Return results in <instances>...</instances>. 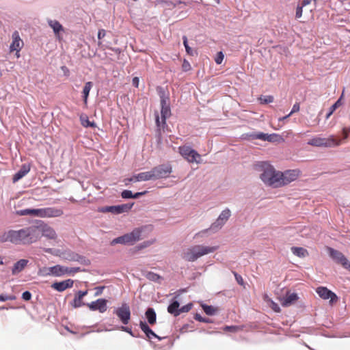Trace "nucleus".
Wrapping results in <instances>:
<instances>
[{"label": "nucleus", "mask_w": 350, "mask_h": 350, "mask_svg": "<svg viewBox=\"0 0 350 350\" xmlns=\"http://www.w3.org/2000/svg\"><path fill=\"white\" fill-rule=\"evenodd\" d=\"M260 174L259 178L266 185L274 188L282 187L296 180L300 175L299 170H287L280 171L268 162H261L259 164Z\"/></svg>", "instance_id": "1"}, {"label": "nucleus", "mask_w": 350, "mask_h": 350, "mask_svg": "<svg viewBox=\"0 0 350 350\" xmlns=\"http://www.w3.org/2000/svg\"><path fill=\"white\" fill-rule=\"evenodd\" d=\"M40 236V230L36 226H29L19 230H10L5 232L2 241H9L15 245H29L36 242Z\"/></svg>", "instance_id": "2"}, {"label": "nucleus", "mask_w": 350, "mask_h": 350, "mask_svg": "<svg viewBox=\"0 0 350 350\" xmlns=\"http://www.w3.org/2000/svg\"><path fill=\"white\" fill-rule=\"evenodd\" d=\"M157 241L154 226L145 225L135 228L133 231V250L138 251L154 244Z\"/></svg>", "instance_id": "3"}, {"label": "nucleus", "mask_w": 350, "mask_h": 350, "mask_svg": "<svg viewBox=\"0 0 350 350\" xmlns=\"http://www.w3.org/2000/svg\"><path fill=\"white\" fill-rule=\"evenodd\" d=\"M172 172L170 165H161L150 171L140 172L133 176V182L146 181L149 180L167 178Z\"/></svg>", "instance_id": "4"}, {"label": "nucleus", "mask_w": 350, "mask_h": 350, "mask_svg": "<svg viewBox=\"0 0 350 350\" xmlns=\"http://www.w3.org/2000/svg\"><path fill=\"white\" fill-rule=\"evenodd\" d=\"M218 249V245H196L185 250L182 258L187 261L194 262L203 256L215 252Z\"/></svg>", "instance_id": "5"}, {"label": "nucleus", "mask_w": 350, "mask_h": 350, "mask_svg": "<svg viewBox=\"0 0 350 350\" xmlns=\"http://www.w3.org/2000/svg\"><path fill=\"white\" fill-rule=\"evenodd\" d=\"M317 0H303L297 6L295 17L297 19H303L304 21L312 18V12L317 6Z\"/></svg>", "instance_id": "6"}, {"label": "nucleus", "mask_w": 350, "mask_h": 350, "mask_svg": "<svg viewBox=\"0 0 350 350\" xmlns=\"http://www.w3.org/2000/svg\"><path fill=\"white\" fill-rule=\"evenodd\" d=\"M80 271L79 267H67L59 265L44 268L43 271L46 275H53L56 277H60L66 274L71 275L75 274Z\"/></svg>", "instance_id": "7"}, {"label": "nucleus", "mask_w": 350, "mask_h": 350, "mask_svg": "<svg viewBox=\"0 0 350 350\" xmlns=\"http://www.w3.org/2000/svg\"><path fill=\"white\" fill-rule=\"evenodd\" d=\"M178 152L189 163L198 164L202 162L200 154L189 146H180Z\"/></svg>", "instance_id": "8"}, {"label": "nucleus", "mask_w": 350, "mask_h": 350, "mask_svg": "<svg viewBox=\"0 0 350 350\" xmlns=\"http://www.w3.org/2000/svg\"><path fill=\"white\" fill-rule=\"evenodd\" d=\"M340 140L336 139L333 136L327 137H314L310 139L308 142L309 145L316 147H335L340 144Z\"/></svg>", "instance_id": "9"}, {"label": "nucleus", "mask_w": 350, "mask_h": 350, "mask_svg": "<svg viewBox=\"0 0 350 350\" xmlns=\"http://www.w3.org/2000/svg\"><path fill=\"white\" fill-rule=\"evenodd\" d=\"M161 118L155 115V120L158 127L163 128L165 124V120L170 115V109L167 97H162L161 100Z\"/></svg>", "instance_id": "10"}, {"label": "nucleus", "mask_w": 350, "mask_h": 350, "mask_svg": "<svg viewBox=\"0 0 350 350\" xmlns=\"http://www.w3.org/2000/svg\"><path fill=\"white\" fill-rule=\"evenodd\" d=\"M64 211L57 207H45L38 208V217L41 218L59 217L62 216Z\"/></svg>", "instance_id": "11"}, {"label": "nucleus", "mask_w": 350, "mask_h": 350, "mask_svg": "<svg viewBox=\"0 0 350 350\" xmlns=\"http://www.w3.org/2000/svg\"><path fill=\"white\" fill-rule=\"evenodd\" d=\"M131 208V204H123L116 206H104L100 209V211L102 213H111L114 215H118L124 213H128Z\"/></svg>", "instance_id": "12"}, {"label": "nucleus", "mask_w": 350, "mask_h": 350, "mask_svg": "<svg viewBox=\"0 0 350 350\" xmlns=\"http://www.w3.org/2000/svg\"><path fill=\"white\" fill-rule=\"evenodd\" d=\"M231 215V211L226 208L223 210L219 215L217 219L211 225V228L213 230H219L227 222Z\"/></svg>", "instance_id": "13"}, {"label": "nucleus", "mask_w": 350, "mask_h": 350, "mask_svg": "<svg viewBox=\"0 0 350 350\" xmlns=\"http://www.w3.org/2000/svg\"><path fill=\"white\" fill-rule=\"evenodd\" d=\"M316 292L321 298L329 300L330 304H334L338 301L337 295L326 287H318L316 289Z\"/></svg>", "instance_id": "14"}, {"label": "nucleus", "mask_w": 350, "mask_h": 350, "mask_svg": "<svg viewBox=\"0 0 350 350\" xmlns=\"http://www.w3.org/2000/svg\"><path fill=\"white\" fill-rule=\"evenodd\" d=\"M330 256L338 263L340 264L345 269L350 272V262L340 252L333 249L329 250Z\"/></svg>", "instance_id": "15"}, {"label": "nucleus", "mask_w": 350, "mask_h": 350, "mask_svg": "<svg viewBox=\"0 0 350 350\" xmlns=\"http://www.w3.org/2000/svg\"><path fill=\"white\" fill-rule=\"evenodd\" d=\"M107 301L106 299H98L95 301L87 304L86 306L90 308V310H98L100 312L103 313L107 309Z\"/></svg>", "instance_id": "16"}, {"label": "nucleus", "mask_w": 350, "mask_h": 350, "mask_svg": "<svg viewBox=\"0 0 350 350\" xmlns=\"http://www.w3.org/2000/svg\"><path fill=\"white\" fill-rule=\"evenodd\" d=\"M12 42L10 44V51L20 52L22 49L24 43L22 39H21L19 33L17 31H15L12 35Z\"/></svg>", "instance_id": "17"}, {"label": "nucleus", "mask_w": 350, "mask_h": 350, "mask_svg": "<svg viewBox=\"0 0 350 350\" xmlns=\"http://www.w3.org/2000/svg\"><path fill=\"white\" fill-rule=\"evenodd\" d=\"M299 299L298 295L293 292H288L280 299L283 306H289L295 303Z\"/></svg>", "instance_id": "18"}, {"label": "nucleus", "mask_w": 350, "mask_h": 350, "mask_svg": "<svg viewBox=\"0 0 350 350\" xmlns=\"http://www.w3.org/2000/svg\"><path fill=\"white\" fill-rule=\"evenodd\" d=\"M116 313L123 323H128L130 318V310L128 306L123 305L116 310Z\"/></svg>", "instance_id": "19"}, {"label": "nucleus", "mask_w": 350, "mask_h": 350, "mask_svg": "<svg viewBox=\"0 0 350 350\" xmlns=\"http://www.w3.org/2000/svg\"><path fill=\"white\" fill-rule=\"evenodd\" d=\"M74 281L71 279H68L62 282H55L51 285V287L59 291L62 292L67 288L72 287Z\"/></svg>", "instance_id": "20"}, {"label": "nucleus", "mask_w": 350, "mask_h": 350, "mask_svg": "<svg viewBox=\"0 0 350 350\" xmlns=\"http://www.w3.org/2000/svg\"><path fill=\"white\" fill-rule=\"evenodd\" d=\"M88 294V291H78L75 296V298L72 301V302L71 303V305L75 308H79V307H81L83 306H86L87 304H85L83 302V298Z\"/></svg>", "instance_id": "21"}, {"label": "nucleus", "mask_w": 350, "mask_h": 350, "mask_svg": "<svg viewBox=\"0 0 350 350\" xmlns=\"http://www.w3.org/2000/svg\"><path fill=\"white\" fill-rule=\"evenodd\" d=\"M30 164H23L20 170L13 176V182L16 183L24 177L30 171Z\"/></svg>", "instance_id": "22"}, {"label": "nucleus", "mask_w": 350, "mask_h": 350, "mask_svg": "<svg viewBox=\"0 0 350 350\" xmlns=\"http://www.w3.org/2000/svg\"><path fill=\"white\" fill-rule=\"evenodd\" d=\"M28 262V260L21 259L14 263L12 269V275H15L21 272L26 267Z\"/></svg>", "instance_id": "23"}, {"label": "nucleus", "mask_w": 350, "mask_h": 350, "mask_svg": "<svg viewBox=\"0 0 350 350\" xmlns=\"http://www.w3.org/2000/svg\"><path fill=\"white\" fill-rule=\"evenodd\" d=\"M49 25L53 29L55 37L60 40V31H64L63 26L56 20H48Z\"/></svg>", "instance_id": "24"}, {"label": "nucleus", "mask_w": 350, "mask_h": 350, "mask_svg": "<svg viewBox=\"0 0 350 350\" xmlns=\"http://www.w3.org/2000/svg\"><path fill=\"white\" fill-rule=\"evenodd\" d=\"M131 242V234H126L123 236L119 237L113 239L111 241V245H114L116 244H123L126 245Z\"/></svg>", "instance_id": "25"}, {"label": "nucleus", "mask_w": 350, "mask_h": 350, "mask_svg": "<svg viewBox=\"0 0 350 350\" xmlns=\"http://www.w3.org/2000/svg\"><path fill=\"white\" fill-rule=\"evenodd\" d=\"M42 235L49 239H55L57 234L53 228L50 226H44L42 230Z\"/></svg>", "instance_id": "26"}, {"label": "nucleus", "mask_w": 350, "mask_h": 350, "mask_svg": "<svg viewBox=\"0 0 350 350\" xmlns=\"http://www.w3.org/2000/svg\"><path fill=\"white\" fill-rule=\"evenodd\" d=\"M291 252L298 258H304L308 256L306 249L301 247H293L291 249Z\"/></svg>", "instance_id": "27"}, {"label": "nucleus", "mask_w": 350, "mask_h": 350, "mask_svg": "<svg viewBox=\"0 0 350 350\" xmlns=\"http://www.w3.org/2000/svg\"><path fill=\"white\" fill-rule=\"evenodd\" d=\"M140 327L141 329L143 330V332L146 334V336L148 338H157L158 339H161V338H159L156 334H154L150 328L145 323H143V322H141L140 323Z\"/></svg>", "instance_id": "28"}, {"label": "nucleus", "mask_w": 350, "mask_h": 350, "mask_svg": "<svg viewBox=\"0 0 350 350\" xmlns=\"http://www.w3.org/2000/svg\"><path fill=\"white\" fill-rule=\"evenodd\" d=\"M93 87V83L91 81L86 82L83 89V101L84 104L87 105L88 103V98L90 94V92Z\"/></svg>", "instance_id": "29"}, {"label": "nucleus", "mask_w": 350, "mask_h": 350, "mask_svg": "<svg viewBox=\"0 0 350 350\" xmlns=\"http://www.w3.org/2000/svg\"><path fill=\"white\" fill-rule=\"evenodd\" d=\"M38 208H26V209L17 211L16 214L18 215H21V216L32 215V216L38 217Z\"/></svg>", "instance_id": "30"}, {"label": "nucleus", "mask_w": 350, "mask_h": 350, "mask_svg": "<svg viewBox=\"0 0 350 350\" xmlns=\"http://www.w3.org/2000/svg\"><path fill=\"white\" fill-rule=\"evenodd\" d=\"M263 299L266 304L269 307L271 308L273 310H274L276 312H280V308L279 306L276 303H275L271 299H270L267 295H264Z\"/></svg>", "instance_id": "31"}, {"label": "nucleus", "mask_w": 350, "mask_h": 350, "mask_svg": "<svg viewBox=\"0 0 350 350\" xmlns=\"http://www.w3.org/2000/svg\"><path fill=\"white\" fill-rule=\"evenodd\" d=\"M179 306L178 301H174L168 306L167 311L175 316H178L180 314Z\"/></svg>", "instance_id": "32"}, {"label": "nucleus", "mask_w": 350, "mask_h": 350, "mask_svg": "<svg viewBox=\"0 0 350 350\" xmlns=\"http://www.w3.org/2000/svg\"><path fill=\"white\" fill-rule=\"evenodd\" d=\"M146 317L148 321V323L151 325H153L156 322V314L153 309L149 308L146 312Z\"/></svg>", "instance_id": "33"}, {"label": "nucleus", "mask_w": 350, "mask_h": 350, "mask_svg": "<svg viewBox=\"0 0 350 350\" xmlns=\"http://www.w3.org/2000/svg\"><path fill=\"white\" fill-rule=\"evenodd\" d=\"M276 135H268L265 133H258L256 135V138L262 139L264 141L273 142L275 140Z\"/></svg>", "instance_id": "34"}, {"label": "nucleus", "mask_w": 350, "mask_h": 350, "mask_svg": "<svg viewBox=\"0 0 350 350\" xmlns=\"http://www.w3.org/2000/svg\"><path fill=\"white\" fill-rule=\"evenodd\" d=\"M202 307L205 313L208 315H214L217 312V309L211 306L202 304Z\"/></svg>", "instance_id": "35"}, {"label": "nucleus", "mask_w": 350, "mask_h": 350, "mask_svg": "<svg viewBox=\"0 0 350 350\" xmlns=\"http://www.w3.org/2000/svg\"><path fill=\"white\" fill-rule=\"evenodd\" d=\"M259 100L262 104L271 103L273 100V97L272 96H263L259 98Z\"/></svg>", "instance_id": "36"}, {"label": "nucleus", "mask_w": 350, "mask_h": 350, "mask_svg": "<svg viewBox=\"0 0 350 350\" xmlns=\"http://www.w3.org/2000/svg\"><path fill=\"white\" fill-rule=\"evenodd\" d=\"M341 105H342L341 98H340L331 107L330 111L328 113L327 117L331 116V114H332V113L336 110V109H337Z\"/></svg>", "instance_id": "37"}, {"label": "nucleus", "mask_w": 350, "mask_h": 350, "mask_svg": "<svg viewBox=\"0 0 350 350\" xmlns=\"http://www.w3.org/2000/svg\"><path fill=\"white\" fill-rule=\"evenodd\" d=\"M182 68L183 71L188 72L191 70V66L187 60L184 59L182 65Z\"/></svg>", "instance_id": "38"}, {"label": "nucleus", "mask_w": 350, "mask_h": 350, "mask_svg": "<svg viewBox=\"0 0 350 350\" xmlns=\"http://www.w3.org/2000/svg\"><path fill=\"white\" fill-rule=\"evenodd\" d=\"M224 55L222 52H218L215 58V61L217 64H221L224 60Z\"/></svg>", "instance_id": "39"}, {"label": "nucleus", "mask_w": 350, "mask_h": 350, "mask_svg": "<svg viewBox=\"0 0 350 350\" xmlns=\"http://www.w3.org/2000/svg\"><path fill=\"white\" fill-rule=\"evenodd\" d=\"M193 306V304L191 303H189L182 308H179L180 314L181 312H189Z\"/></svg>", "instance_id": "40"}, {"label": "nucleus", "mask_w": 350, "mask_h": 350, "mask_svg": "<svg viewBox=\"0 0 350 350\" xmlns=\"http://www.w3.org/2000/svg\"><path fill=\"white\" fill-rule=\"evenodd\" d=\"M183 44L185 47L187 53L190 55H193V50L189 46L187 38L184 39Z\"/></svg>", "instance_id": "41"}, {"label": "nucleus", "mask_w": 350, "mask_h": 350, "mask_svg": "<svg viewBox=\"0 0 350 350\" xmlns=\"http://www.w3.org/2000/svg\"><path fill=\"white\" fill-rule=\"evenodd\" d=\"M22 298L25 301L29 300L31 298V293L29 291H25L22 294Z\"/></svg>", "instance_id": "42"}, {"label": "nucleus", "mask_w": 350, "mask_h": 350, "mask_svg": "<svg viewBox=\"0 0 350 350\" xmlns=\"http://www.w3.org/2000/svg\"><path fill=\"white\" fill-rule=\"evenodd\" d=\"M122 197L123 198H127V199L131 198V191H130V190H124L122 193Z\"/></svg>", "instance_id": "43"}, {"label": "nucleus", "mask_w": 350, "mask_h": 350, "mask_svg": "<svg viewBox=\"0 0 350 350\" xmlns=\"http://www.w3.org/2000/svg\"><path fill=\"white\" fill-rule=\"evenodd\" d=\"M103 289H104V286H98V287H96V288H95V290H96V293H95V295H95V296H98V295H101V294H102V293H103Z\"/></svg>", "instance_id": "44"}, {"label": "nucleus", "mask_w": 350, "mask_h": 350, "mask_svg": "<svg viewBox=\"0 0 350 350\" xmlns=\"http://www.w3.org/2000/svg\"><path fill=\"white\" fill-rule=\"evenodd\" d=\"M82 124L84 126H94V123H91L88 118L85 120H82Z\"/></svg>", "instance_id": "45"}, {"label": "nucleus", "mask_w": 350, "mask_h": 350, "mask_svg": "<svg viewBox=\"0 0 350 350\" xmlns=\"http://www.w3.org/2000/svg\"><path fill=\"white\" fill-rule=\"evenodd\" d=\"M195 319L199 321H202V322H206V323H208L209 321L208 320H206L205 319H204L203 317H202L200 314H196L195 315Z\"/></svg>", "instance_id": "46"}, {"label": "nucleus", "mask_w": 350, "mask_h": 350, "mask_svg": "<svg viewBox=\"0 0 350 350\" xmlns=\"http://www.w3.org/2000/svg\"><path fill=\"white\" fill-rule=\"evenodd\" d=\"M299 110V105L296 104V105H294L293 107V109L291 111V113L288 114V116L287 117H288L289 116H291L292 113H295V112H297Z\"/></svg>", "instance_id": "47"}, {"label": "nucleus", "mask_w": 350, "mask_h": 350, "mask_svg": "<svg viewBox=\"0 0 350 350\" xmlns=\"http://www.w3.org/2000/svg\"><path fill=\"white\" fill-rule=\"evenodd\" d=\"M105 36V31L104 29H100L98 33V38L99 40L102 39Z\"/></svg>", "instance_id": "48"}, {"label": "nucleus", "mask_w": 350, "mask_h": 350, "mask_svg": "<svg viewBox=\"0 0 350 350\" xmlns=\"http://www.w3.org/2000/svg\"><path fill=\"white\" fill-rule=\"evenodd\" d=\"M133 85L138 88L139 85V79L138 77H135L133 79Z\"/></svg>", "instance_id": "49"}, {"label": "nucleus", "mask_w": 350, "mask_h": 350, "mask_svg": "<svg viewBox=\"0 0 350 350\" xmlns=\"http://www.w3.org/2000/svg\"><path fill=\"white\" fill-rule=\"evenodd\" d=\"M10 299H12L9 296H4L2 295H0V301H5L7 300H10Z\"/></svg>", "instance_id": "50"}, {"label": "nucleus", "mask_w": 350, "mask_h": 350, "mask_svg": "<svg viewBox=\"0 0 350 350\" xmlns=\"http://www.w3.org/2000/svg\"><path fill=\"white\" fill-rule=\"evenodd\" d=\"M349 132V129L344 128L342 129V134H343L345 138H347L348 137Z\"/></svg>", "instance_id": "51"}, {"label": "nucleus", "mask_w": 350, "mask_h": 350, "mask_svg": "<svg viewBox=\"0 0 350 350\" xmlns=\"http://www.w3.org/2000/svg\"><path fill=\"white\" fill-rule=\"evenodd\" d=\"M144 193H135L133 194L132 198H138L139 196H140L141 195H142Z\"/></svg>", "instance_id": "52"}, {"label": "nucleus", "mask_w": 350, "mask_h": 350, "mask_svg": "<svg viewBox=\"0 0 350 350\" xmlns=\"http://www.w3.org/2000/svg\"><path fill=\"white\" fill-rule=\"evenodd\" d=\"M122 328L124 329V330H125L126 332H127L128 333L131 334V329H130L129 327H122Z\"/></svg>", "instance_id": "53"}, {"label": "nucleus", "mask_w": 350, "mask_h": 350, "mask_svg": "<svg viewBox=\"0 0 350 350\" xmlns=\"http://www.w3.org/2000/svg\"><path fill=\"white\" fill-rule=\"evenodd\" d=\"M226 329H229V330L235 331L237 329V327H227Z\"/></svg>", "instance_id": "54"}, {"label": "nucleus", "mask_w": 350, "mask_h": 350, "mask_svg": "<svg viewBox=\"0 0 350 350\" xmlns=\"http://www.w3.org/2000/svg\"><path fill=\"white\" fill-rule=\"evenodd\" d=\"M3 264H4L3 258L0 256V265H2Z\"/></svg>", "instance_id": "55"}, {"label": "nucleus", "mask_w": 350, "mask_h": 350, "mask_svg": "<svg viewBox=\"0 0 350 350\" xmlns=\"http://www.w3.org/2000/svg\"><path fill=\"white\" fill-rule=\"evenodd\" d=\"M62 69L64 70H68V69H67V68L66 66H62Z\"/></svg>", "instance_id": "56"}, {"label": "nucleus", "mask_w": 350, "mask_h": 350, "mask_svg": "<svg viewBox=\"0 0 350 350\" xmlns=\"http://www.w3.org/2000/svg\"><path fill=\"white\" fill-rule=\"evenodd\" d=\"M16 57H20V53H19V52H18V53L16 52Z\"/></svg>", "instance_id": "57"}, {"label": "nucleus", "mask_w": 350, "mask_h": 350, "mask_svg": "<svg viewBox=\"0 0 350 350\" xmlns=\"http://www.w3.org/2000/svg\"><path fill=\"white\" fill-rule=\"evenodd\" d=\"M2 76V72L0 70V77Z\"/></svg>", "instance_id": "58"}]
</instances>
